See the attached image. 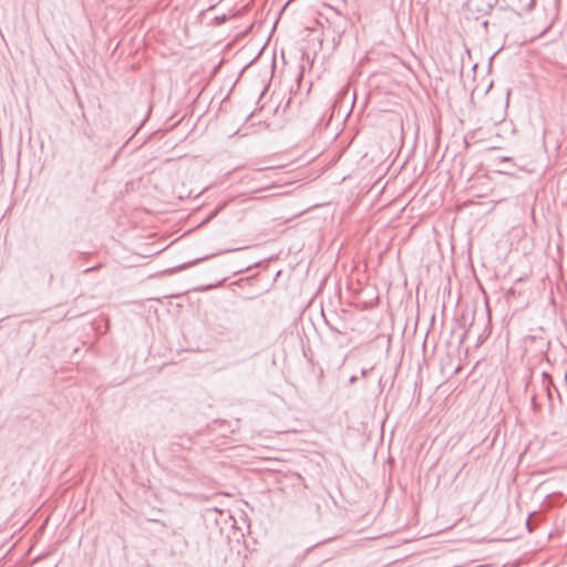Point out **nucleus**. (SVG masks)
I'll use <instances>...</instances> for the list:
<instances>
[{
	"mask_svg": "<svg viewBox=\"0 0 567 567\" xmlns=\"http://www.w3.org/2000/svg\"><path fill=\"white\" fill-rule=\"evenodd\" d=\"M212 331L223 340L233 341L231 331L221 323L212 327Z\"/></svg>",
	"mask_w": 567,
	"mask_h": 567,
	"instance_id": "f257e3e1",
	"label": "nucleus"
},
{
	"mask_svg": "<svg viewBox=\"0 0 567 567\" xmlns=\"http://www.w3.org/2000/svg\"><path fill=\"white\" fill-rule=\"evenodd\" d=\"M370 371H371V369H363V370H361V377L367 378L368 374L370 373Z\"/></svg>",
	"mask_w": 567,
	"mask_h": 567,
	"instance_id": "f03ea898",
	"label": "nucleus"
},
{
	"mask_svg": "<svg viewBox=\"0 0 567 567\" xmlns=\"http://www.w3.org/2000/svg\"><path fill=\"white\" fill-rule=\"evenodd\" d=\"M357 380H358V378L355 375H352L349 381L351 384H353L357 382Z\"/></svg>",
	"mask_w": 567,
	"mask_h": 567,
	"instance_id": "7ed1b4c3",
	"label": "nucleus"
},
{
	"mask_svg": "<svg viewBox=\"0 0 567 567\" xmlns=\"http://www.w3.org/2000/svg\"><path fill=\"white\" fill-rule=\"evenodd\" d=\"M532 402H533L534 406L536 408L537 405H536V398L535 396H533Z\"/></svg>",
	"mask_w": 567,
	"mask_h": 567,
	"instance_id": "20e7f679",
	"label": "nucleus"
},
{
	"mask_svg": "<svg viewBox=\"0 0 567 567\" xmlns=\"http://www.w3.org/2000/svg\"><path fill=\"white\" fill-rule=\"evenodd\" d=\"M487 8H489V9L493 8V2H488Z\"/></svg>",
	"mask_w": 567,
	"mask_h": 567,
	"instance_id": "39448f33",
	"label": "nucleus"
},
{
	"mask_svg": "<svg viewBox=\"0 0 567 567\" xmlns=\"http://www.w3.org/2000/svg\"><path fill=\"white\" fill-rule=\"evenodd\" d=\"M330 330H332V331H336V332L340 333V331H338V330H337V329H334L333 327H330Z\"/></svg>",
	"mask_w": 567,
	"mask_h": 567,
	"instance_id": "423d86ee",
	"label": "nucleus"
},
{
	"mask_svg": "<svg viewBox=\"0 0 567 567\" xmlns=\"http://www.w3.org/2000/svg\"><path fill=\"white\" fill-rule=\"evenodd\" d=\"M547 395L549 399L551 398V393L549 392V390H547Z\"/></svg>",
	"mask_w": 567,
	"mask_h": 567,
	"instance_id": "0eeeda50",
	"label": "nucleus"
},
{
	"mask_svg": "<svg viewBox=\"0 0 567 567\" xmlns=\"http://www.w3.org/2000/svg\"><path fill=\"white\" fill-rule=\"evenodd\" d=\"M503 161H507V162H509V161H511V158H509V157H504V158H503Z\"/></svg>",
	"mask_w": 567,
	"mask_h": 567,
	"instance_id": "6e6552de",
	"label": "nucleus"
}]
</instances>
